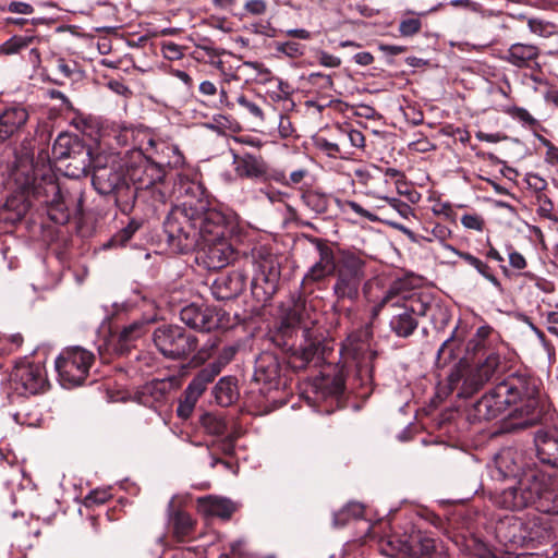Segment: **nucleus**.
Instances as JSON below:
<instances>
[{"mask_svg":"<svg viewBox=\"0 0 558 558\" xmlns=\"http://www.w3.org/2000/svg\"><path fill=\"white\" fill-rule=\"evenodd\" d=\"M500 343H504L500 335L489 325H483L476 329L475 335L468 341L465 353L471 355L472 352L492 350Z\"/></svg>","mask_w":558,"mask_h":558,"instance_id":"32","label":"nucleus"},{"mask_svg":"<svg viewBox=\"0 0 558 558\" xmlns=\"http://www.w3.org/2000/svg\"><path fill=\"white\" fill-rule=\"evenodd\" d=\"M170 523L172 525L173 535L183 541L190 536L195 529V521L190 513L183 510H175L170 517Z\"/></svg>","mask_w":558,"mask_h":558,"instance_id":"43","label":"nucleus"},{"mask_svg":"<svg viewBox=\"0 0 558 558\" xmlns=\"http://www.w3.org/2000/svg\"><path fill=\"white\" fill-rule=\"evenodd\" d=\"M94 362L95 354L83 347L63 349L54 362L61 385L65 388L83 385Z\"/></svg>","mask_w":558,"mask_h":558,"instance_id":"10","label":"nucleus"},{"mask_svg":"<svg viewBox=\"0 0 558 558\" xmlns=\"http://www.w3.org/2000/svg\"><path fill=\"white\" fill-rule=\"evenodd\" d=\"M111 494L108 492V490H100V489H95V490H92L86 497H85V506L86 507H90L93 505H104L106 504L110 498H111Z\"/></svg>","mask_w":558,"mask_h":558,"instance_id":"62","label":"nucleus"},{"mask_svg":"<svg viewBox=\"0 0 558 558\" xmlns=\"http://www.w3.org/2000/svg\"><path fill=\"white\" fill-rule=\"evenodd\" d=\"M305 302L299 298L293 307L289 308L279 324L270 331L271 341L282 350L294 347L293 337L302 329L303 336L308 331L304 323Z\"/></svg>","mask_w":558,"mask_h":558,"instance_id":"17","label":"nucleus"},{"mask_svg":"<svg viewBox=\"0 0 558 558\" xmlns=\"http://www.w3.org/2000/svg\"><path fill=\"white\" fill-rule=\"evenodd\" d=\"M305 239L315 247L318 259L308 268L301 281V294L306 295L314 292L316 283L332 276L339 268V252L336 253L332 244L323 238L305 235Z\"/></svg>","mask_w":558,"mask_h":558,"instance_id":"14","label":"nucleus"},{"mask_svg":"<svg viewBox=\"0 0 558 558\" xmlns=\"http://www.w3.org/2000/svg\"><path fill=\"white\" fill-rule=\"evenodd\" d=\"M523 518L504 515L495 523L496 539L509 549L524 547Z\"/></svg>","mask_w":558,"mask_h":558,"instance_id":"23","label":"nucleus"},{"mask_svg":"<svg viewBox=\"0 0 558 558\" xmlns=\"http://www.w3.org/2000/svg\"><path fill=\"white\" fill-rule=\"evenodd\" d=\"M64 195L65 199H69L70 217L72 215L83 216L85 203V194L83 189L80 186H73L71 190H66Z\"/></svg>","mask_w":558,"mask_h":558,"instance_id":"52","label":"nucleus"},{"mask_svg":"<svg viewBox=\"0 0 558 558\" xmlns=\"http://www.w3.org/2000/svg\"><path fill=\"white\" fill-rule=\"evenodd\" d=\"M541 144L546 147L545 160L551 166H558V147H556L548 138L538 136Z\"/></svg>","mask_w":558,"mask_h":558,"instance_id":"64","label":"nucleus"},{"mask_svg":"<svg viewBox=\"0 0 558 558\" xmlns=\"http://www.w3.org/2000/svg\"><path fill=\"white\" fill-rule=\"evenodd\" d=\"M460 324L461 320H459L450 336L439 347L435 360L437 368L442 369L459 357L461 347L468 335L466 328L461 327Z\"/></svg>","mask_w":558,"mask_h":558,"instance_id":"26","label":"nucleus"},{"mask_svg":"<svg viewBox=\"0 0 558 558\" xmlns=\"http://www.w3.org/2000/svg\"><path fill=\"white\" fill-rule=\"evenodd\" d=\"M519 470L520 466L515 462V452L511 449H506L499 452L495 458L493 476L498 480L515 477Z\"/></svg>","mask_w":558,"mask_h":558,"instance_id":"36","label":"nucleus"},{"mask_svg":"<svg viewBox=\"0 0 558 558\" xmlns=\"http://www.w3.org/2000/svg\"><path fill=\"white\" fill-rule=\"evenodd\" d=\"M157 350L170 360H186L198 347V339L178 325L163 324L153 332Z\"/></svg>","mask_w":558,"mask_h":558,"instance_id":"11","label":"nucleus"},{"mask_svg":"<svg viewBox=\"0 0 558 558\" xmlns=\"http://www.w3.org/2000/svg\"><path fill=\"white\" fill-rule=\"evenodd\" d=\"M234 171L240 178L252 180L263 179L267 175L268 167L262 156L250 153L233 154Z\"/></svg>","mask_w":558,"mask_h":558,"instance_id":"27","label":"nucleus"},{"mask_svg":"<svg viewBox=\"0 0 558 558\" xmlns=\"http://www.w3.org/2000/svg\"><path fill=\"white\" fill-rule=\"evenodd\" d=\"M461 225L469 230L482 232L485 228V219L478 214H464Z\"/></svg>","mask_w":558,"mask_h":558,"instance_id":"61","label":"nucleus"},{"mask_svg":"<svg viewBox=\"0 0 558 558\" xmlns=\"http://www.w3.org/2000/svg\"><path fill=\"white\" fill-rule=\"evenodd\" d=\"M445 248L451 251L470 266L474 267L477 272L482 275L486 280H488L494 287L501 289L499 279L495 276L493 269L485 262L472 255L471 253L460 251L452 245H445Z\"/></svg>","mask_w":558,"mask_h":558,"instance_id":"37","label":"nucleus"},{"mask_svg":"<svg viewBox=\"0 0 558 558\" xmlns=\"http://www.w3.org/2000/svg\"><path fill=\"white\" fill-rule=\"evenodd\" d=\"M247 279L248 272L245 268L220 274L210 286L211 294L216 300H233L245 290Z\"/></svg>","mask_w":558,"mask_h":558,"instance_id":"22","label":"nucleus"},{"mask_svg":"<svg viewBox=\"0 0 558 558\" xmlns=\"http://www.w3.org/2000/svg\"><path fill=\"white\" fill-rule=\"evenodd\" d=\"M128 181L136 191V202L149 203L155 209L166 204L169 189L166 172L158 168L149 151H135L125 159Z\"/></svg>","mask_w":558,"mask_h":558,"instance_id":"7","label":"nucleus"},{"mask_svg":"<svg viewBox=\"0 0 558 558\" xmlns=\"http://www.w3.org/2000/svg\"><path fill=\"white\" fill-rule=\"evenodd\" d=\"M301 199L316 215H325L328 213L332 197L316 190H307L302 193Z\"/></svg>","mask_w":558,"mask_h":558,"instance_id":"41","label":"nucleus"},{"mask_svg":"<svg viewBox=\"0 0 558 558\" xmlns=\"http://www.w3.org/2000/svg\"><path fill=\"white\" fill-rule=\"evenodd\" d=\"M332 293L338 301L356 302L362 287L367 282V262L359 253L339 251V268L333 272Z\"/></svg>","mask_w":558,"mask_h":558,"instance_id":"8","label":"nucleus"},{"mask_svg":"<svg viewBox=\"0 0 558 558\" xmlns=\"http://www.w3.org/2000/svg\"><path fill=\"white\" fill-rule=\"evenodd\" d=\"M275 51L291 59H298L304 54L305 45L293 40L277 41L275 43Z\"/></svg>","mask_w":558,"mask_h":558,"instance_id":"56","label":"nucleus"},{"mask_svg":"<svg viewBox=\"0 0 558 558\" xmlns=\"http://www.w3.org/2000/svg\"><path fill=\"white\" fill-rule=\"evenodd\" d=\"M170 390V384L166 380H153L146 384L141 392V401L148 405L149 398L153 402H162Z\"/></svg>","mask_w":558,"mask_h":558,"instance_id":"47","label":"nucleus"},{"mask_svg":"<svg viewBox=\"0 0 558 558\" xmlns=\"http://www.w3.org/2000/svg\"><path fill=\"white\" fill-rule=\"evenodd\" d=\"M426 235H422L423 240L426 242H433L435 240L446 245L445 242L451 238V230L441 223H434L432 229L425 228Z\"/></svg>","mask_w":558,"mask_h":558,"instance_id":"57","label":"nucleus"},{"mask_svg":"<svg viewBox=\"0 0 558 558\" xmlns=\"http://www.w3.org/2000/svg\"><path fill=\"white\" fill-rule=\"evenodd\" d=\"M102 138H105L111 147H125V156L123 159H128L130 154L135 151L150 150L153 145L151 134L141 128L126 126L122 124L113 123L102 129Z\"/></svg>","mask_w":558,"mask_h":558,"instance_id":"15","label":"nucleus"},{"mask_svg":"<svg viewBox=\"0 0 558 558\" xmlns=\"http://www.w3.org/2000/svg\"><path fill=\"white\" fill-rule=\"evenodd\" d=\"M39 43V38L34 35H13L0 45V54L12 56L21 54L31 46Z\"/></svg>","mask_w":558,"mask_h":558,"instance_id":"42","label":"nucleus"},{"mask_svg":"<svg viewBox=\"0 0 558 558\" xmlns=\"http://www.w3.org/2000/svg\"><path fill=\"white\" fill-rule=\"evenodd\" d=\"M492 504L502 510L537 512L558 515V489L554 478L542 471L523 472L517 481L502 489L489 493Z\"/></svg>","mask_w":558,"mask_h":558,"instance_id":"5","label":"nucleus"},{"mask_svg":"<svg viewBox=\"0 0 558 558\" xmlns=\"http://www.w3.org/2000/svg\"><path fill=\"white\" fill-rule=\"evenodd\" d=\"M371 336L368 328L351 332L342 343L341 352L355 361L356 374L362 381L372 380L374 361L377 352L369 349L366 339Z\"/></svg>","mask_w":558,"mask_h":558,"instance_id":"16","label":"nucleus"},{"mask_svg":"<svg viewBox=\"0 0 558 558\" xmlns=\"http://www.w3.org/2000/svg\"><path fill=\"white\" fill-rule=\"evenodd\" d=\"M47 384L45 367L24 360L16 363L10 373L5 391L10 402H13L14 396L28 397L43 392Z\"/></svg>","mask_w":558,"mask_h":558,"instance_id":"12","label":"nucleus"},{"mask_svg":"<svg viewBox=\"0 0 558 558\" xmlns=\"http://www.w3.org/2000/svg\"><path fill=\"white\" fill-rule=\"evenodd\" d=\"M201 424L206 433L215 436L223 435L228 428L225 417L213 413H205L201 417Z\"/></svg>","mask_w":558,"mask_h":558,"instance_id":"50","label":"nucleus"},{"mask_svg":"<svg viewBox=\"0 0 558 558\" xmlns=\"http://www.w3.org/2000/svg\"><path fill=\"white\" fill-rule=\"evenodd\" d=\"M198 510L206 517H217L228 520L236 510L235 505L228 498L217 496L201 497L197 500Z\"/></svg>","mask_w":558,"mask_h":558,"instance_id":"30","label":"nucleus"},{"mask_svg":"<svg viewBox=\"0 0 558 558\" xmlns=\"http://www.w3.org/2000/svg\"><path fill=\"white\" fill-rule=\"evenodd\" d=\"M148 151L156 166L166 172V178L168 177V170L181 169L185 163V157L178 146L163 141L153 138V145Z\"/></svg>","mask_w":558,"mask_h":558,"instance_id":"25","label":"nucleus"},{"mask_svg":"<svg viewBox=\"0 0 558 558\" xmlns=\"http://www.w3.org/2000/svg\"><path fill=\"white\" fill-rule=\"evenodd\" d=\"M147 331V322L135 320L124 326L119 332L113 344V351L119 355L128 354L134 342L142 338Z\"/></svg>","mask_w":558,"mask_h":558,"instance_id":"31","label":"nucleus"},{"mask_svg":"<svg viewBox=\"0 0 558 558\" xmlns=\"http://www.w3.org/2000/svg\"><path fill=\"white\" fill-rule=\"evenodd\" d=\"M307 83L320 93L329 92L333 87L332 76L320 72L311 73L307 76Z\"/></svg>","mask_w":558,"mask_h":558,"instance_id":"58","label":"nucleus"},{"mask_svg":"<svg viewBox=\"0 0 558 558\" xmlns=\"http://www.w3.org/2000/svg\"><path fill=\"white\" fill-rule=\"evenodd\" d=\"M501 111L520 122L523 126L536 128L538 121L525 109L518 106H504Z\"/></svg>","mask_w":558,"mask_h":558,"instance_id":"51","label":"nucleus"},{"mask_svg":"<svg viewBox=\"0 0 558 558\" xmlns=\"http://www.w3.org/2000/svg\"><path fill=\"white\" fill-rule=\"evenodd\" d=\"M430 315V323L436 331H444L451 322V312L447 306L437 302Z\"/></svg>","mask_w":558,"mask_h":558,"instance_id":"53","label":"nucleus"},{"mask_svg":"<svg viewBox=\"0 0 558 558\" xmlns=\"http://www.w3.org/2000/svg\"><path fill=\"white\" fill-rule=\"evenodd\" d=\"M517 405L501 421V433H513L538 424L543 416L539 383L526 372H514L484 393L468 411L471 423L492 421L510 407Z\"/></svg>","mask_w":558,"mask_h":558,"instance_id":"2","label":"nucleus"},{"mask_svg":"<svg viewBox=\"0 0 558 558\" xmlns=\"http://www.w3.org/2000/svg\"><path fill=\"white\" fill-rule=\"evenodd\" d=\"M407 284V280L403 279L392 281L381 300L373 307V317H376L387 306L395 308L398 302H401L400 294L405 291Z\"/></svg>","mask_w":558,"mask_h":558,"instance_id":"39","label":"nucleus"},{"mask_svg":"<svg viewBox=\"0 0 558 558\" xmlns=\"http://www.w3.org/2000/svg\"><path fill=\"white\" fill-rule=\"evenodd\" d=\"M221 364L213 362L203 367L190 381L185 388L182 398L179 400L177 415L183 420L191 416L198 398L206 390L207 385L220 374Z\"/></svg>","mask_w":558,"mask_h":558,"instance_id":"18","label":"nucleus"},{"mask_svg":"<svg viewBox=\"0 0 558 558\" xmlns=\"http://www.w3.org/2000/svg\"><path fill=\"white\" fill-rule=\"evenodd\" d=\"M214 396L219 405H231L239 397L236 379L231 376L220 378L214 388Z\"/></svg>","mask_w":558,"mask_h":558,"instance_id":"38","label":"nucleus"},{"mask_svg":"<svg viewBox=\"0 0 558 558\" xmlns=\"http://www.w3.org/2000/svg\"><path fill=\"white\" fill-rule=\"evenodd\" d=\"M522 534L524 537V547H529L530 544L535 542L539 543L541 538L544 537L545 529L542 526L541 518L533 515L523 519Z\"/></svg>","mask_w":558,"mask_h":558,"instance_id":"48","label":"nucleus"},{"mask_svg":"<svg viewBox=\"0 0 558 558\" xmlns=\"http://www.w3.org/2000/svg\"><path fill=\"white\" fill-rule=\"evenodd\" d=\"M326 390L328 395L333 397H341L345 390V379L341 372L337 373L330 381L326 385Z\"/></svg>","mask_w":558,"mask_h":558,"instance_id":"60","label":"nucleus"},{"mask_svg":"<svg viewBox=\"0 0 558 558\" xmlns=\"http://www.w3.org/2000/svg\"><path fill=\"white\" fill-rule=\"evenodd\" d=\"M86 145L81 137L68 132L60 133L52 144V157L59 161L64 162L72 154H75L78 148Z\"/></svg>","mask_w":558,"mask_h":558,"instance_id":"33","label":"nucleus"},{"mask_svg":"<svg viewBox=\"0 0 558 558\" xmlns=\"http://www.w3.org/2000/svg\"><path fill=\"white\" fill-rule=\"evenodd\" d=\"M245 265L254 269L251 281L253 298L259 304H266L276 294L280 281L281 268L275 255L259 248L254 251L252 257H245Z\"/></svg>","mask_w":558,"mask_h":558,"instance_id":"9","label":"nucleus"},{"mask_svg":"<svg viewBox=\"0 0 558 558\" xmlns=\"http://www.w3.org/2000/svg\"><path fill=\"white\" fill-rule=\"evenodd\" d=\"M172 193L182 199L171 208L163 221L167 243L172 252L187 254L199 246L204 235L221 233L225 214L211 207L202 182L178 172Z\"/></svg>","mask_w":558,"mask_h":558,"instance_id":"1","label":"nucleus"},{"mask_svg":"<svg viewBox=\"0 0 558 558\" xmlns=\"http://www.w3.org/2000/svg\"><path fill=\"white\" fill-rule=\"evenodd\" d=\"M15 163L12 179L17 195L8 198L0 208V221L12 225L21 221L27 211V203L34 201L47 208L50 220L65 225L70 220L69 199H65L53 170L45 165L34 166L31 151L21 157L15 151Z\"/></svg>","mask_w":558,"mask_h":558,"instance_id":"3","label":"nucleus"},{"mask_svg":"<svg viewBox=\"0 0 558 558\" xmlns=\"http://www.w3.org/2000/svg\"><path fill=\"white\" fill-rule=\"evenodd\" d=\"M92 183L99 194L113 196L121 213L128 215L134 208L136 191L128 181L125 159L118 154L95 157Z\"/></svg>","mask_w":558,"mask_h":558,"instance_id":"6","label":"nucleus"},{"mask_svg":"<svg viewBox=\"0 0 558 558\" xmlns=\"http://www.w3.org/2000/svg\"><path fill=\"white\" fill-rule=\"evenodd\" d=\"M536 456L541 463L558 468V440L546 433H539L535 438Z\"/></svg>","mask_w":558,"mask_h":558,"instance_id":"35","label":"nucleus"},{"mask_svg":"<svg viewBox=\"0 0 558 558\" xmlns=\"http://www.w3.org/2000/svg\"><path fill=\"white\" fill-rule=\"evenodd\" d=\"M400 298L401 303L412 315H414L416 319L423 316L430 317L434 310L433 306H436L437 304V301L426 293H411L409 295H403V293H401Z\"/></svg>","mask_w":558,"mask_h":558,"instance_id":"34","label":"nucleus"},{"mask_svg":"<svg viewBox=\"0 0 558 558\" xmlns=\"http://www.w3.org/2000/svg\"><path fill=\"white\" fill-rule=\"evenodd\" d=\"M388 204L402 217L408 219L413 216V208L405 202L396 197H385Z\"/></svg>","mask_w":558,"mask_h":558,"instance_id":"63","label":"nucleus"},{"mask_svg":"<svg viewBox=\"0 0 558 558\" xmlns=\"http://www.w3.org/2000/svg\"><path fill=\"white\" fill-rule=\"evenodd\" d=\"M142 222L137 219H130L128 225L116 232L102 246L105 250L124 247L133 235L141 229Z\"/></svg>","mask_w":558,"mask_h":558,"instance_id":"44","label":"nucleus"},{"mask_svg":"<svg viewBox=\"0 0 558 558\" xmlns=\"http://www.w3.org/2000/svg\"><path fill=\"white\" fill-rule=\"evenodd\" d=\"M29 113L22 106H11L0 112V144L17 137L25 129Z\"/></svg>","mask_w":558,"mask_h":558,"instance_id":"24","label":"nucleus"},{"mask_svg":"<svg viewBox=\"0 0 558 558\" xmlns=\"http://www.w3.org/2000/svg\"><path fill=\"white\" fill-rule=\"evenodd\" d=\"M510 362L505 343L471 355L465 353L451 367L440 391L445 396L456 393L458 398H470L489 381L499 379L510 368Z\"/></svg>","mask_w":558,"mask_h":558,"instance_id":"4","label":"nucleus"},{"mask_svg":"<svg viewBox=\"0 0 558 558\" xmlns=\"http://www.w3.org/2000/svg\"><path fill=\"white\" fill-rule=\"evenodd\" d=\"M282 365L277 355L263 352L255 361L253 379L262 384L266 391L277 390L284 385L282 380Z\"/></svg>","mask_w":558,"mask_h":558,"instance_id":"20","label":"nucleus"},{"mask_svg":"<svg viewBox=\"0 0 558 558\" xmlns=\"http://www.w3.org/2000/svg\"><path fill=\"white\" fill-rule=\"evenodd\" d=\"M95 157L92 155V147L84 145L75 154L62 162L64 175L71 179L84 178L94 169Z\"/></svg>","mask_w":558,"mask_h":558,"instance_id":"28","label":"nucleus"},{"mask_svg":"<svg viewBox=\"0 0 558 558\" xmlns=\"http://www.w3.org/2000/svg\"><path fill=\"white\" fill-rule=\"evenodd\" d=\"M180 320L191 329L210 332L221 326V314L205 303H190L180 310Z\"/></svg>","mask_w":558,"mask_h":558,"instance_id":"19","label":"nucleus"},{"mask_svg":"<svg viewBox=\"0 0 558 558\" xmlns=\"http://www.w3.org/2000/svg\"><path fill=\"white\" fill-rule=\"evenodd\" d=\"M72 74L73 69L63 58L56 59V72L53 76L49 75L48 70L46 68H43L40 72V75L43 76L44 81H48L56 85H63L64 81L71 78Z\"/></svg>","mask_w":558,"mask_h":558,"instance_id":"49","label":"nucleus"},{"mask_svg":"<svg viewBox=\"0 0 558 558\" xmlns=\"http://www.w3.org/2000/svg\"><path fill=\"white\" fill-rule=\"evenodd\" d=\"M539 57V47L532 44L514 43L508 48L504 60L515 68L531 70V78L534 82H539V78L535 75L542 73Z\"/></svg>","mask_w":558,"mask_h":558,"instance_id":"21","label":"nucleus"},{"mask_svg":"<svg viewBox=\"0 0 558 558\" xmlns=\"http://www.w3.org/2000/svg\"><path fill=\"white\" fill-rule=\"evenodd\" d=\"M418 327V319L414 317L401 303L393 308L390 315L389 328L390 331L398 338H409Z\"/></svg>","mask_w":558,"mask_h":558,"instance_id":"29","label":"nucleus"},{"mask_svg":"<svg viewBox=\"0 0 558 558\" xmlns=\"http://www.w3.org/2000/svg\"><path fill=\"white\" fill-rule=\"evenodd\" d=\"M422 28V22L418 17L411 16L400 21L399 33L403 37H411L417 34Z\"/></svg>","mask_w":558,"mask_h":558,"instance_id":"59","label":"nucleus"},{"mask_svg":"<svg viewBox=\"0 0 558 558\" xmlns=\"http://www.w3.org/2000/svg\"><path fill=\"white\" fill-rule=\"evenodd\" d=\"M316 145L320 150L325 151L328 157L341 158V159L345 158V155H344L345 146L343 143L340 142L338 135H336L335 141H329L327 138L319 137L316 141Z\"/></svg>","mask_w":558,"mask_h":558,"instance_id":"54","label":"nucleus"},{"mask_svg":"<svg viewBox=\"0 0 558 558\" xmlns=\"http://www.w3.org/2000/svg\"><path fill=\"white\" fill-rule=\"evenodd\" d=\"M336 131L340 142L345 146V158H348L350 155H353V148H364L365 136L361 131L353 129L350 125H338Z\"/></svg>","mask_w":558,"mask_h":558,"instance_id":"40","label":"nucleus"},{"mask_svg":"<svg viewBox=\"0 0 558 558\" xmlns=\"http://www.w3.org/2000/svg\"><path fill=\"white\" fill-rule=\"evenodd\" d=\"M411 554L414 558H442L436 539L426 536H420L416 541H413Z\"/></svg>","mask_w":558,"mask_h":558,"instance_id":"45","label":"nucleus"},{"mask_svg":"<svg viewBox=\"0 0 558 558\" xmlns=\"http://www.w3.org/2000/svg\"><path fill=\"white\" fill-rule=\"evenodd\" d=\"M364 506L361 502L350 501L339 511L333 513L332 523L336 527L347 525L351 520L361 519L364 515Z\"/></svg>","mask_w":558,"mask_h":558,"instance_id":"46","label":"nucleus"},{"mask_svg":"<svg viewBox=\"0 0 558 558\" xmlns=\"http://www.w3.org/2000/svg\"><path fill=\"white\" fill-rule=\"evenodd\" d=\"M333 201L338 205V207L340 208V210L342 213H345L347 208H349L352 211H354L356 215H359L360 217H362L364 219H367L368 221L376 222V221L379 220V218L375 214H373L372 211L363 208L355 201H350V199L341 201L339 198H335Z\"/></svg>","mask_w":558,"mask_h":558,"instance_id":"55","label":"nucleus"},{"mask_svg":"<svg viewBox=\"0 0 558 558\" xmlns=\"http://www.w3.org/2000/svg\"><path fill=\"white\" fill-rule=\"evenodd\" d=\"M221 234H206L202 239L198 250L197 259L209 270L221 269L235 260L239 252L232 245L228 235L230 234L229 221L225 216L221 222Z\"/></svg>","mask_w":558,"mask_h":558,"instance_id":"13","label":"nucleus"}]
</instances>
